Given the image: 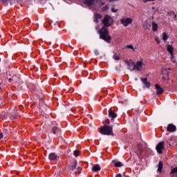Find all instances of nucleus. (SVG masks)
Returning a JSON list of instances; mask_svg holds the SVG:
<instances>
[{
  "label": "nucleus",
  "mask_w": 177,
  "mask_h": 177,
  "mask_svg": "<svg viewBox=\"0 0 177 177\" xmlns=\"http://www.w3.org/2000/svg\"><path fill=\"white\" fill-rule=\"evenodd\" d=\"M114 24V19L110 15H105L104 19L102 20V24L104 26L100 30H98V34L100 35V39H102L107 44H111V36L109 33V27H111Z\"/></svg>",
  "instance_id": "1"
},
{
  "label": "nucleus",
  "mask_w": 177,
  "mask_h": 177,
  "mask_svg": "<svg viewBox=\"0 0 177 177\" xmlns=\"http://www.w3.org/2000/svg\"><path fill=\"white\" fill-rule=\"evenodd\" d=\"M84 5H86L88 8H91L96 10L99 8H102L104 5H106V3L103 2L102 0H82Z\"/></svg>",
  "instance_id": "2"
},
{
  "label": "nucleus",
  "mask_w": 177,
  "mask_h": 177,
  "mask_svg": "<svg viewBox=\"0 0 177 177\" xmlns=\"http://www.w3.org/2000/svg\"><path fill=\"white\" fill-rule=\"evenodd\" d=\"M98 129L100 133H101L102 135H106L107 136H114V133H113V126L105 125L102 126Z\"/></svg>",
  "instance_id": "3"
},
{
  "label": "nucleus",
  "mask_w": 177,
  "mask_h": 177,
  "mask_svg": "<svg viewBox=\"0 0 177 177\" xmlns=\"http://www.w3.org/2000/svg\"><path fill=\"white\" fill-rule=\"evenodd\" d=\"M132 21H133V20L132 19V18L129 17L122 18L120 19V23L123 24L124 27H128V26H129V24H131Z\"/></svg>",
  "instance_id": "4"
},
{
  "label": "nucleus",
  "mask_w": 177,
  "mask_h": 177,
  "mask_svg": "<svg viewBox=\"0 0 177 177\" xmlns=\"http://www.w3.org/2000/svg\"><path fill=\"white\" fill-rule=\"evenodd\" d=\"M143 66V62L142 61H138L136 62V64L134 65L133 68H130L131 71H133L134 70H138V71H142V67Z\"/></svg>",
  "instance_id": "5"
},
{
  "label": "nucleus",
  "mask_w": 177,
  "mask_h": 177,
  "mask_svg": "<svg viewBox=\"0 0 177 177\" xmlns=\"http://www.w3.org/2000/svg\"><path fill=\"white\" fill-rule=\"evenodd\" d=\"M156 149L158 154H162V150H164V142H159L156 145Z\"/></svg>",
  "instance_id": "6"
},
{
  "label": "nucleus",
  "mask_w": 177,
  "mask_h": 177,
  "mask_svg": "<svg viewBox=\"0 0 177 177\" xmlns=\"http://www.w3.org/2000/svg\"><path fill=\"white\" fill-rule=\"evenodd\" d=\"M39 104L41 110H42V109H44V111L48 110V105L45 104V100H44V98L39 99Z\"/></svg>",
  "instance_id": "7"
},
{
  "label": "nucleus",
  "mask_w": 177,
  "mask_h": 177,
  "mask_svg": "<svg viewBox=\"0 0 177 177\" xmlns=\"http://www.w3.org/2000/svg\"><path fill=\"white\" fill-rule=\"evenodd\" d=\"M155 88L156 89V95H162L164 93V88H161V86L160 84H155Z\"/></svg>",
  "instance_id": "8"
},
{
  "label": "nucleus",
  "mask_w": 177,
  "mask_h": 177,
  "mask_svg": "<svg viewBox=\"0 0 177 177\" xmlns=\"http://www.w3.org/2000/svg\"><path fill=\"white\" fill-rule=\"evenodd\" d=\"M77 160L73 161V162H71L68 167V169L69 171H74L75 169V168H77Z\"/></svg>",
  "instance_id": "9"
},
{
  "label": "nucleus",
  "mask_w": 177,
  "mask_h": 177,
  "mask_svg": "<svg viewBox=\"0 0 177 177\" xmlns=\"http://www.w3.org/2000/svg\"><path fill=\"white\" fill-rule=\"evenodd\" d=\"M167 132H175L176 131V126L172 124H169L167 128Z\"/></svg>",
  "instance_id": "10"
},
{
  "label": "nucleus",
  "mask_w": 177,
  "mask_h": 177,
  "mask_svg": "<svg viewBox=\"0 0 177 177\" xmlns=\"http://www.w3.org/2000/svg\"><path fill=\"white\" fill-rule=\"evenodd\" d=\"M141 81L144 84L145 88H150V82H147V77H142Z\"/></svg>",
  "instance_id": "11"
},
{
  "label": "nucleus",
  "mask_w": 177,
  "mask_h": 177,
  "mask_svg": "<svg viewBox=\"0 0 177 177\" xmlns=\"http://www.w3.org/2000/svg\"><path fill=\"white\" fill-rule=\"evenodd\" d=\"M167 49L169 53L171 55V59H174V47H172L171 45L168 44Z\"/></svg>",
  "instance_id": "12"
},
{
  "label": "nucleus",
  "mask_w": 177,
  "mask_h": 177,
  "mask_svg": "<svg viewBox=\"0 0 177 177\" xmlns=\"http://www.w3.org/2000/svg\"><path fill=\"white\" fill-rule=\"evenodd\" d=\"M109 115L112 118L111 121H113V118H117V113H115L111 109L109 110Z\"/></svg>",
  "instance_id": "13"
},
{
  "label": "nucleus",
  "mask_w": 177,
  "mask_h": 177,
  "mask_svg": "<svg viewBox=\"0 0 177 177\" xmlns=\"http://www.w3.org/2000/svg\"><path fill=\"white\" fill-rule=\"evenodd\" d=\"M51 131L54 135H59V133H60V129L57 127H53Z\"/></svg>",
  "instance_id": "14"
},
{
  "label": "nucleus",
  "mask_w": 177,
  "mask_h": 177,
  "mask_svg": "<svg viewBox=\"0 0 177 177\" xmlns=\"http://www.w3.org/2000/svg\"><path fill=\"white\" fill-rule=\"evenodd\" d=\"M48 158L50 161H55V160L57 158V155L55 153H50L48 156Z\"/></svg>",
  "instance_id": "15"
},
{
  "label": "nucleus",
  "mask_w": 177,
  "mask_h": 177,
  "mask_svg": "<svg viewBox=\"0 0 177 177\" xmlns=\"http://www.w3.org/2000/svg\"><path fill=\"white\" fill-rule=\"evenodd\" d=\"M100 19H102V15L99 13H95L94 23H99V20H100Z\"/></svg>",
  "instance_id": "16"
},
{
  "label": "nucleus",
  "mask_w": 177,
  "mask_h": 177,
  "mask_svg": "<svg viewBox=\"0 0 177 177\" xmlns=\"http://www.w3.org/2000/svg\"><path fill=\"white\" fill-rule=\"evenodd\" d=\"M162 168H164V165L162 164V161H159L158 162V172H162Z\"/></svg>",
  "instance_id": "17"
},
{
  "label": "nucleus",
  "mask_w": 177,
  "mask_h": 177,
  "mask_svg": "<svg viewBox=\"0 0 177 177\" xmlns=\"http://www.w3.org/2000/svg\"><path fill=\"white\" fill-rule=\"evenodd\" d=\"M100 169H102V168L100 167V165H96L93 167V170L94 171V172H97V171H100Z\"/></svg>",
  "instance_id": "18"
},
{
  "label": "nucleus",
  "mask_w": 177,
  "mask_h": 177,
  "mask_svg": "<svg viewBox=\"0 0 177 177\" xmlns=\"http://www.w3.org/2000/svg\"><path fill=\"white\" fill-rule=\"evenodd\" d=\"M157 28H158V25L156 22L152 23V30L153 31H157Z\"/></svg>",
  "instance_id": "19"
},
{
  "label": "nucleus",
  "mask_w": 177,
  "mask_h": 177,
  "mask_svg": "<svg viewBox=\"0 0 177 177\" xmlns=\"http://www.w3.org/2000/svg\"><path fill=\"white\" fill-rule=\"evenodd\" d=\"M142 147V144L138 145V151H140V156L143 154V149Z\"/></svg>",
  "instance_id": "20"
},
{
  "label": "nucleus",
  "mask_w": 177,
  "mask_h": 177,
  "mask_svg": "<svg viewBox=\"0 0 177 177\" xmlns=\"http://www.w3.org/2000/svg\"><path fill=\"white\" fill-rule=\"evenodd\" d=\"M126 63H127V66H129V68L135 67V62L133 61H131V62L126 61Z\"/></svg>",
  "instance_id": "21"
},
{
  "label": "nucleus",
  "mask_w": 177,
  "mask_h": 177,
  "mask_svg": "<svg viewBox=\"0 0 177 177\" xmlns=\"http://www.w3.org/2000/svg\"><path fill=\"white\" fill-rule=\"evenodd\" d=\"M113 53H114V55H113V57L114 60H120L121 57H120V56H118L117 55V53H115V51H113Z\"/></svg>",
  "instance_id": "22"
},
{
  "label": "nucleus",
  "mask_w": 177,
  "mask_h": 177,
  "mask_svg": "<svg viewBox=\"0 0 177 177\" xmlns=\"http://www.w3.org/2000/svg\"><path fill=\"white\" fill-rule=\"evenodd\" d=\"M114 166L116 167H124V164H122L121 162L118 161L114 164Z\"/></svg>",
  "instance_id": "23"
},
{
  "label": "nucleus",
  "mask_w": 177,
  "mask_h": 177,
  "mask_svg": "<svg viewBox=\"0 0 177 177\" xmlns=\"http://www.w3.org/2000/svg\"><path fill=\"white\" fill-rule=\"evenodd\" d=\"M75 174H81V172H82V167H78L77 169H76V171H75Z\"/></svg>",
  "instance_id": "24"
},
{
  "label": "nucleus",
  "mask_w": 177,
  "mask_h": 177,
  "mask_svg": "<svg viewBox=\"0 0 177 177\" xmlns=\"http://www.w3.org/2000/svg\"><path fill=\"white\" fill-rule=\"evenodd\" d=\"M73 154L75 157H79L80 156V150L76 149L74 151Z\"/></svg>",
  "instance_id": "25"
},
{
  "label": "nucleus",
  "mask_w": 177,
  "mask_h": 177,
  "mask_svg": "<svg viewBox=\"0 0 177 177\" xmlns=\"http://www.w3.org/2000/svg\"><path fill=\"white\" fill-rule=\"evenodd\" d=\"M162 39L163 41H167V39H168V35H167L166 32L163 33Z\"/></svg>",
  "instance_id": "26"
},
{
  "label": "nucleus",
  "mask_w": 177,
  "mask_h": 177,
  "mask_svg": "<svg viewBox=\"0 0 177 177\" xmlns=\"http://www.w3.org/2000/svg\"><path fill=\"white\" fill-rule=\"evenodd\" d=\"M171 174H177V167L173 168L170 172Z\"/></svg>",
  "instance_id": "27"
},
{
  "label": "nucleus",
  "mask_w": 177,
  "mask_h": 177,
  "mask_svg": "<svg viewBox=\"0 0 177 177\" xmlns=\"http://www.w3.org/2000/svg\"><path fill=\"white\" fill-rule=\"evenodd\" d=\"M17 117H19V115H12L10 118V120H17Z\"/></svg>",
  "instance_id": "28"
},
{
  "label": "nucleus",
  "mask_w": 177,
  "mask_h": 177,
  "mask_svg": "<svg viewBox=\"0 0 177 177\" xmlns=\"http://www.w3.org/2000/svg\"><path fill=\"white\" fill-rule=\"evenodd\" d=\"M127 49H132V50H135V48L133 47V46L132 44L127 45Z\"/></svg>",
  "instance_id": "29"
},
{
  "label": "nucleus",
  "mask_w": 177,
  "mask_h": 177,
  "mask_svg": "<svg viewBox=\"0 0 177 177\" xmlns=\"http://www.w3.org/2000/svg\"><path fill=\"white\" fill-rule=\"evenodd\" d=\"M109 9V6H105L102 8V12H106V10H107Z\"/></svg>",
  "instance_id": "30"
},
{
  "label": "nucleus",
  "mask_w": 177,
  "mask_h": 177,
  "mask_svg": "<svg viewBox=\"0 0 177 177\" xmlns=\"http://www.w3.org/2000/svg\"><path fill=\"white\" fill-rule=\"evenodd\" d=\"M111 12H112L113 13H117V12H118V9H115V8H111Z\"/></svg>",
  "instance_id": "31"
},
{
  "label": "nucleus",
  "mask_w": 177,
  "mask_h": 177,
  "mask_svg": "<svg viewBox=\"0 0 177 177\" xmlns=\"http://www.w3.org/2000/svg\"><path fill=\"white\" fill-rule=\"evenodd\" d=\"M94 53L96 56H99L100 53H99V50H94Z\"/></svg>",
  "instance_id": "32"
},
{
  "label": "nucleus",
  "mask_w": 177,
  "mask_h": 177,
  "mask_svg": "<svg viewBox=\"0 0 177 177\" xmlns=\"http://www.w3.org/2000/svg\"><path fill=\"white\" fill-rule=\"evenodd\" d=\"M167 147H172V145H171V142L169 141H167Z\"/></svg>",
  "instance_id": "33"
},
{
  "label": "nucleus",
  "mask_w": 177,
  "mask_h": 177,
  "mask_svg": "<svg viewBox=\"0 0 177 177\" xmlns=\"http://www.w3.org/2000/svg\"><path fill=\"white\" fill-rule=\"evenodd\" d=\"M9 1H10V0H3L2 3H3V5H5V3H6V2H9Z\"/></svg>",
  "instance_id": "34"
},
{
  "label": "nucleus",
  "mask_w": 177,
  "mask_h": 177,
  "mask_svg": "<svg viewBox=\"0 0 177 177\" xmlns=\"http://www.w3.org/2000/svg\"><path fill=\"white\" fill-rule=\"evenodd\" d=\"M151 1H154V0H144L143 2L144 3H146L147 2H151Z\"/></svg>",
  "instance_id": "35"
},
{
  "label": "nucleus",
  "mask_w": 177,
  "mask_h": 177,
  "mask_svg": "<svg viewBox=\"0 0 177 177\" xmlns=\"http://www.w3.org/2000/svg\"><path fill=\"white\" fill-rule=\"evenodd\" d=\"M105 122H106V124H107L109 125V124H110V120L106 119V120H105Z\"/></svg>",
  "instance_id": "36"
},
{
  "label": "nucleus",
  "mask_w": 177,
  "mask_h": 177,
  "mask_svg": "<svg viewBox=\"0 0 177 177\" xmlns=\"http://www.w3.org/2000/svg\"><path fill=\"white\" fill-rule=\"evenodd\" d=\"M115 177H122V174H116Z\"/></svg>",
  "instance_id": "37"
},
{
  "label": "nucleus",
  "mask_w": 177,
  "mask_h": 177,
  "mask_svg": "<svg viewBox=\"0 0 177 177\" xmlns=\"http://www.w3.org/2000/svg\"><path fill=\"white\" fill-rule=\"evenodd\" d=\"M3 138V134L2 133H0V139H2Z\"/></svg>",
  "instance_id": "38"
},
{
  "label": "nucleus",
  "mask_w": 177,
  "mask_h": 177,
  "mask_svg": "<svg viewBox=\"0 0 177 177\" xmlns=\"http://www.w3.org/2000/svg\"><path fill=\"white\" fill-rule=\"evenodd\" d=\"M95 30H97V32L99 33V30H100V29H99V27H98V26H96V27H95Z\"/></svg>",
  "instance_id": "39"
},
{
  "label": "nucleus",
  "mask_w": 177,
  "mask_h": 177,
  "mask_svg": "<svg viewBox=\"0 0 177 177\" xmlns=\"http://www.w3.org/2000/svg\"><path fill=\"white\" fill-rule=\"evenodd\" d=\"M110 2H116L118 0H109Z\"/></svg>",
  "instance_id": "40"
},
{
  "label": "nucleus",
  "mask_w": 177,
  "mask_h": 177,
  "mask_svg": "<svg viewBox=\"0 0 177 177\" xmlns=\"http://www.w3.org/2000/svg\"><path fill=\"white\" fill-rule=\"evenodd\" d=\"M156 41L158 42V44H160V41L157 39H156Z\"/></svg>",
  "instance_id": "41"
},
{
  "label": "nucleus",
  "mask_w": 177,
  "mask_h": 177,
  "mask_svg": "<svg viewBox=\"0 0 177 177\" xmlns=\"http://www.w3.org/2000/svg\"><path fill=\"white\" fill-rule=\"evenodd\" d=\"M21 107H23V105L19 106V109L21 110Z\"/></svg>",
  "instance_id": "42"
},
{
  "label": "nucleus",
  "mask_w": 177,
  "mask_h": 177,
  "mask_svg": "<svg viewBox=\"0 0 177 177\" xmlns=\"http://www.w3.org/2000/svg\"><path fill=\"white\" fill-rule=\"evenodd\" d=\"M69 47H70V48H72V49H74V48L71 47V46H70V45H69Z\"/></svg>",
  "instance_id": "43"
},
{
  "label": "nucleus",
  "mask_w": 177,
  "mask_h": 177,
  "mask_svg": "<svg viewBox=\"0 0 177 177\" xmlns=\"http://www.w3.org/2000/svg\"><path fill=\"white\" fill-rule=\"evenodd\" d=\"M163 80H167V79H165V76H163Z\"/></svg>",
  "instance_id": "44"
},
{
  "label": "nucleus",
  "mask_w": 177,
  "mask_h": 177,
  "mask_svg": "<svg viewBox=\"0 0 177 177\" xmlns=\"http://www.w3.org/2000/svg\"><path fill=\"white\" fill-rule=\"evenodd\" d=\"M9 81H10V82L12 81V79H9Z\"/></svg>",
  "instance_id": "45"
},
{
  "label": "nucleus",
  "mask_w": 177,
  "mask_h": 177,
  "mask_svg": "<svg viewBox=\"0 0 177 177\" xmlns=\"http://www.w3.org/2000/svg\"><path fill=\"white\" fill-rule=\"evenodd\" d=\"M174 17H176V15H174Z\"/></svg>",
  "instance_id": "46"
},
{
  "label": "nucleus",
  "mask_w": 177,
  "mask_h": 177,
  "mask_svg": "<svg viewBox=\"0 0 177 177\" xmlns=\"http://www.w3.org/2000/svg\"><path fill=\"white\" fill-rule=\"evenodd\" d=\"M136 120H138V118H136Z\"/></svg>",
  "instance_id": "47"
},
{
  "label": "nucleus",
  "mask_w": 177,
  "mask_h": 177,
  "mask_svg": "<svg viewBox=\"0 0 177 177\" xmlns=\"http://www.w3.org/2000/svg\"><path fill=\"white\" fill-rule=\"evenodd\" d=\"M134 122H136V120H134Z\"/></svg>",
  "instance_id": "48"
}]
</instances>
